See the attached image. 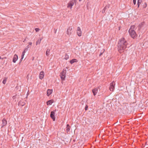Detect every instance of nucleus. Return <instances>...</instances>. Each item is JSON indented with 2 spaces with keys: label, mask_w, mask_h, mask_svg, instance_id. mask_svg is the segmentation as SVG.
<instances>
[{
  "label": "nucleus",
  "mask_w": 148,
  "mask_h": 148,
  "mask_svg": "<svg viewBox=\"0 0 148 148\" xmlns=\"http://www.w3.org/2000/svg\"><path fill=\"white\" fill-rule=\"evenodd\" d=\"M106 10L105 9H103V10L102 11V13H104L105 12V11H106Z\"/></svg>",
  "instance_id": "obj_29"
},
{
  "label": "nucleus",
  "mask_w": 148,
  "mask_h": 148,
  "mask_svg": "<svg viewBox=\"0 0 148 148\" xmlns=\"http://www.w3.org/2000/svg\"><path fill=\"white\" fill-rule=\"evenodd\" d=\"M25 54V53L23 52L22 53V55H24V56Z\"/></svg>",
  "instance_id": "obj_36"
},
{
  "label": "nucleus",
  "mask_w": 148,
  "mask_h": 148,
  "mask_svg": "<svg viewBox=\"0 0 148 148\" xmlns=\"http://www.w3.org/2000/svg\"><path fill=\"white\" fill-rule=\"evenodd\" d=\"M29 48V45H27L26 47H25V49H26L27 50H28V49Z\"/></svg>",
  "instance_id": "obj_24"
},
{
  "label": "nucleus",
  "mask_w": 148,
  "mask_h": 148,
  "mask_svg": "<svg viewBox=\"0 0 148 148\" xmlns=\"http://www.w3.org/2000/svg\"><path fill=\"white\" fill-rule=\"evenodd\" d=\"M7 79H8L7 77H4L3 78V80L2 82L3 83V84H5Z\"/></svg>",
  "instance_id": "obj_18"
},
{
  "label": "nucleus",
  "mask_w": 148,
  "mask_h": 148,
  "mask_svg": "<svg viewBox=\"0 0 148 148\" xmlns=\"http://www.w3.org/2000/svg\"><path fill=\"white\" fill-rule=\"evenodd\" d=\"M98 88H96L92 90V92L94 96H95L97 93L98 91Z\"/></svg>",
  "instance_id": "obj_11"
},
{
  "label": "nucleus",
  "mask_w": 148,
  "mask_h": 148,
  "mask_svg": "<svg viewBox=\"0 0 148 148\" xmlns=\"http://www.w3.org/2000/svg\"><path fill=\"white\" fill-rule=\"evenodd\" d=\"M128 32L130 35L133 38H135L137 36V34L134 30L129 29Z\"/></svg>",
  "instance_id": "obj_3"
},
{
  "label": "nucleus",
  "mask_w": 148,
  "mask_h": 148,
  "mask_svg": "<svg viewBox=\"0 0 148 148\" xmlns=\"http://www.w3.org/2000/svg\"><path fill=\"white\" fill-rule=\"evenodd\" d=\"M109 5L108 4L104 8V9L106 10V9L108 8H109Z\"/></svg>",
  "instance_id": "obj_23"
},
{
  "label": "nucleus",
  "mask_w": 148,
  "mask_h": 148,
  "mask_svg": "<svg viewBox=\"0 0 148 148\" xmlns=\"http://www.w3.org/2000/svg\"><path fill=\"white\" fill-rule=\"evenodd\" d=\"M56 111V110L55 109V110H54L53 111H52V112H54V113H55V112Z\"/></svg>",
  "instance_id": "obj_35"
},
{
  "label": "nucleus",
  "mask_w": 148,
  "mask_h": 148,
  "mask_svg": "<svg viewBox=\"0 0 148 148\" xmlns=\"http://www.w3.org/2000/svg\"><path fill=\"white\" fill-rule=\"evenodd\" d=\"M42 39V38H40L36 42V45H37L38 44H39L40 43Z\"/></svg>",
  "instance_id": "obj_17"
},
{
  "label": "nucleus",
  "mask_w": 148,
  "mask_h": 148,
  "mask_svg": "<svg viewBox=\"0 0 148 148\" xmlns=\"http://www.w3.org/2000/svg\"><path fill=\"white\" fill-rule=\"evenodd\" d=\"M142 2V0H138L137 2L138 7H139L140 5Z\"/></svg>",
  "instance_id": "obj_20"
},
{
  "label": "nucleus",
  "mask_w": 148,
  "mask_h": 148,
  "mask_svg": "<svg viewBox=\"0 0 148 148\" xmlns=\"http://www.w3.org/2000/svg\"><path fill=\"white\" fill-rule=\"evenodd\" d=\"M76 0H72L68 3L67 7L70 8L71 9L72 6L74 5V3H76Z\"/></svg>",
  "instance_id": "obj_4"
},
{
  "label": "nucleus",
  "mask_w": 148,
  "mask_h": 148,
  "mask_svg": "<svg viewBox=\"0 0 148 148\" xmlns=\"http://www.w3.org/2000/svg\"><path fill=\"white\" fill-rule=\"evenodd\" d=\"M29 45H32V42H29Z\"/></svg>",
  "instance_id": "obj_34"
},
{
  "label": "nucleus",
  "mask_w": 148,
  "mask_h": 148,
  "mask_svg": "<svg viewBox=\"0 0 148 148\" xmlns=\"http://www.w3.org/2000/svg\"><path fill=\"white\" fill-rule=\"evenodd\" d=\"M55 114V113H54V112H51L50 116L53 121H55L56 119Z\"/></svg>",
  "instance_id": "obj_7"
},
{
  "label": "nucleus",
  "mask_w": 148,
  "mask_h": 148,
  "mask_svg": "<svg viewBox=\"0 0 148 148\" xmlns=\"http://www.w3.org/2000/svg\"><path fill=\"white\" fill-rule=\"evenodd\" d=\"M24 55H21V59H23V58H24Z\"/></svg>",
  "instance_id": "obj_32"
},
{
  "label": "nucleus",
  "mask_w": 148,
  "mask_h": 148,
  "mask_svg": "<svg viewBox=\"0 0 148 148\" xmlns=\"http://www.w3.org/2000/svg\"><path fill=\"white\" fill-rule=\"evenodd\" d=\"M50 50L49 49H48L46 51V54L47 56H48L49 55Z\"/></svg>",
  "instance_id": "obj_19"
},
{
  "label": "nucleus",
  "mask_w": 148,
  "mask_h": 148,
  "mask_svg": "<svg viewBox=\"0 0 148 148\" xmlns=\"http://www.w3.org/2000/svg\"><path fill=\"white\" fill-rule=\"evenodd\" d=\"M0 59H3V58H1V57L0 56Z\"/></svg>",
  "instance_id": "obj_38"
},
{
  "label": "nucleus",
  "mask_w": 148,
  "mask_h": 148,
  "mask_svg": "<svg viewBox=\"0 0 148 148\" xmlns=\"http://www.w3.org/2000/svg\"><path fill=\"white\" fill-rule=\"evenodd\" d=\"M18 59V56L15 54L14 55L13 58L12 62L13 63H15Z\"/></svg>",
  "instance_id": "obj_9"
},
{
  "label": "nucleus",
  "mask_w": 148,
  "mask_h": 148,
  "mask_svg": "<svg viewBox=\"0 0 148 148\" xmlns=\"http://www.w3.org/2000/svg\"><path fill=\"white\" fill-rule=\"evenodd\" d=\"M69 58V56L67 54H66L65 55V57L64 58V59L66 60H67Z\"/></svg>",
  "instance_id": "obj_22"
},
{
  "label": "nucleus",
  "mask_w": 148,
  "mask_h": 148,
  "mask_svg": "<svg viewBox=\"0 0 148 148\" xmlns=\"http://www.w3.org/2000/svg\"><path fill=\"white\" fill-rule=\"evenodd\" d=\"M101 54H102V53H101L99 55V56H101Z\"/></svg>",
  "instance_id": "obj_39"
},
{
  "label": "nucleus",
  "mask_w": 148,
  "mask_h": 148,
  "mask_svg": "<svg viewBox=\"0 0 148 148\" xmlns=\"http://www.w3.org/2000/svg\"><path fill=\"white\" fill-rule=\"evenodd\" d=\"M27 51V49L26 50V49H25L23 52L25 53Z\"/></svg>",
  "instance_id": "obj_30"
},
{
  "label": "nucleus",
  "mask_w": 148,
  "mask_h": 148,
  "mask_svg": "<svg viewBox=\"0 0 148 148\" xmlns=\"http://www.w3.org/2000/svg\"><path fill=\"white\" fill-rule=\"evenodd\" d=\"M7 124V121L5 119H3L2 120V127H3L4 126L6 125Z\"/></svg>",
  "instance_id": "obj_12"
},
{
  "label": "nucleus",
  "mask_w": 148,
  "mask_h": 148,
  "mask_svg": "<svg viewBox=\"0 0 148 148\" xmlns=\"http://www.w3.org/2000/svg\"><path fill=\"white\" fill-rule=\"evenodd\" d=\"M140 25H139V27H140V28L141 27H140Z\"/></svg>",
  "instance_id": "obj_40"
},
{
  "label": "nucleus",
  "mask_w": 148,
  "mask_h": 148,
  "mask_svg": "<svg viewBox=\"0 0 148 148\" xmlns=\"http://www.w3.org/2000/svg\"><path fill=\"white\" fill-rule=\"evenodd\" d=\"M24 55H21V59H23V58H24Z\"/></svg>",
  "instance_id": "obj_33"
},
{
  "label": "nucleus",
  "mask_w": 148,
  "mask_h": 148,
  "mask_svg": "<svg viewBox=\"0 0 148 148\" xmlns=\"http://www.w3.org/2000/svg\"><path fill=\"white\" fill-rule=\"evenodd\" d=\"M115 84V82L114 81L112 82L110 84L109 89L110 91H113Z\"/></svg>",
  "instance_id": "obj_5"
},
{
  "label": "nucleus",
  "mask_w": 148,
  "mask_h": 148,
  "mask_svg": "<svg viewBox=\"0 0 148 148\" xmlns=\"http://www.w3.org/2000/svg\"><path fill=\"white\" fill-rule=\"evenodd\" d=\"M77 34L78 36H80L82 35V31L80 27H78L77 29Z\"/></svg>",
  "instance_id": "obj_8"
},
{
  "label": "nucleus",
  "mask_w": 148,
  "mask_h": 148,
  "mask_svg": "<svg viewBox=\"0 0 148 148\" xmlns=\"http://www.w3.org/2000/svg\"><path fill=\"white\" fill-rule=\"evenodd\" d=\"M135 28V26L134 25H133L131 26L130 29H131V30H134V29Z\"/></svg>",
  "instance_id": "obj_21"
},
{
  "label": "nucleus",
  "mask_w": 148,
  "mask_h": 148,
  "mask_svg": "<svg viewBox=\"0 0 148 148\" xmlns=\"http://www.w3.org/2000/svg\"><path fill=\"white\" fill-rule=\"evenodd\" d=\"M77 62V60L75 59H73L70 61V63L71 64H73L74 62Z\"/></svg>",
  "instance_id": "obj_16"
},
{
  "label": "nucleus",
  "mask_w": 148,
  "mask_h": 148,
  "mask_svg": "<svg viewBox=\"0 0 148 148\" xmlns=\"http://www.w3.org/2000/svg\"><path fill=\"white\" fill-rule=\"evenodd\" d=\"M35 29L36 32H38L39 30V29L38 28H36Z\"/></svg>",
  "instance_id": "obj_25"
},
{
  "label": "nucleus",
  "mask_w": 148,
  "mask_h": 148,
  "mask_svg": "<svg viewBox=\"0 0 148 148\" xmlns=\"http://www.w3.org/2000/svg\"><path fill=\"white\" fill-rule=\"evenodd\" d=\"M88 108V106L87 105H86L85 107V110H87Z\"/></svg>",
  "instance_id": "obj_28"
},
{
  "label": "nucleus",
  "mask_w": 148,
  "mask_h": 148,
  "mask_svg": "<svg viewBox=\"0 0 148 148\" xmlns=\"http://www.w3.org/2000/svg\"><path fill=\"white\" fill-rule=\"evenodd\" d=\"M136 0H133V3L134 5L136 4Z\"/></svg>",
  "instance_id": "obj_27"
},
{
  "label": "nucleus",
  "mask_w": 148,
  "mask_h": 148,
  "mask_svg": "<svg viewBox=\"0 0 148 148\" xmlns=\"http://www.w3.org/2000/svg\"><path fill=\"white\" fill-rule=\"evenodd\" d=\"M44 75V73L43 71H42L40 72L39 75V77L40 79H42L43 78Z\"/></svg>",
  "instance_id": "obj_10"
},
{
  "label": "nucleus",
  "mask_w": 148,
  "mask_h": 148,
  "mask_svg": "<svg viewBox=\"0 0 148 148\" xmlns=\"http://www.w3.org/2000/svg\"><path fill=\"white\" fill-rule=\"evenodd\" d=\"M81 0H79V1H81Z\"/></svg>",
  "instance_id": "obj_41"
},
{
  "label": "nucleus",
  "mask_w": 148,
  "mask_h": 148,
  "mask_svg": "<svg viewBox=\"0 0 148 148\" xmlns=\"http://www.w3.org/2000/svg\"><path fill=\"white\" fill-rule=\"evenodd\" d=\"M54 101L53 100L51 99L48 101L47 102V105H51L52 104L53 102Z\"/></svg>",
  "instance_id": "obj_13"
},
{
  "label": "nucleus",
  "mask_w": 148,
  "mask_h": 148,
  "mask_svg": "<svg viewBox=\"0 0 148 148\" xmlns=\"http://www.w3.org/2000/svg\"><path fill=\"white\" fill-rule=\"evenodd\" d=\"M24 55H21V59H23V58H24Z\"/></svg>",
  "instance_id": "obj_31"
},
{
  "label": "nucleus",
  "mask_w": 148,
  "mask_h": 148,
  "mask_svg": "<svg viewBox=\"0 0 148 148\" xmlns=\"http://www.w3.org/2000/svg\"><path fill=\"white\" fill-rule=\"evenodd\" d=\"M66 132L68 133V132L70 131V126L69 124H67L66 127Z\"/></svg>",
  "instance_id": "obj_15"
},
{
  "label": "nucleus",
  "mask_w": 148,
  "mask_h": 148,
  "mask_svg": "<svg viewBox=\"0 0 148 148\" xmlns=\"http://www.w3.org/2000/svg\"><path fill=\"white\" fill-rule=\"evenodd\" d=\"M72 30V28L71 27H69L67 29V31H66V34L68 35L69 36H70L71 34V31Z\"/></svg>",
  "instance_id": "obj_6"
},
{
  "label": "nucleus",
  "mask_w": 148,
  "mask_h": 148,
  "mask_svg": "<svg viewBox=\"0 0 148 148\" xmlns=\"http://www.w3.org/2000/svg\"><path fill=\"white\" fill-rule=\"evenodd\" d=\"M53 90L52 89H48L47 92V95L49 96L52 92Z\"/></svg>",
  "instance_id": "obj_14"
},
{
  "label": "nucleus",
  "mask_w": 148,
  "mask_h": 148,
  "mask_svg": "<svg viewBox=\"0 0 148 148\" xmlns=\"http://www.w3.org/2000/svg\"><path fill=\"white\" fill-rule=\"evenodd\" d=\"M147 4L146 3H145V4L144 5L143 8H145L147 7Z\"/></svg>",
  "instance_id": "obj_26"
},
{
  "label": "nucleus",
  "mask_w": 148,
  "mask_h": 148,
  "mask_svg": "<svg viewBox=\"0 0 148 148\" xmlns=\"http://www.w3.org/2000/svg\"><path fill=\"white\" fill-rule=\"evenodd\" d=\"M128 43L125 39L122 38L119 40L118 44V51L120 53L123 52L125 49L127 47Z\"/></svg>",
  "instance_id": "obj_1"
},
{
  "label": "nucleus",
  "mask_w": 148,
  "mask_h": 148,
  "mask_svg": "<svg viewBox=\"0 0 148 148\" xmlns=\"http://www.w3.org/2000/svg\"><path fill=\"white\" fill-rule=\"evenodd\" d=\"M23 59H22L21 58L20 59V62H21V61H22Z\"/></svg>",
  "instance_id": "obj_37"
},
{
  "label": "nucleus",
  "mask_w": 148,
  "mask_h": 148,
  "mask_svg": "<svg viewBox=\"0 0 148 148\" xmlns=\"http://www.w3.org/2000/svg\"><path fill=\"white\" fill-rule=\"evenodd\" d=\"M68 69V67H66V69L63 70L61 72L60 76L61 80L64 81L65 80L66 78V69Z\"/></svg>",
  "instance_id": "obj_2"
}]
</instances>
